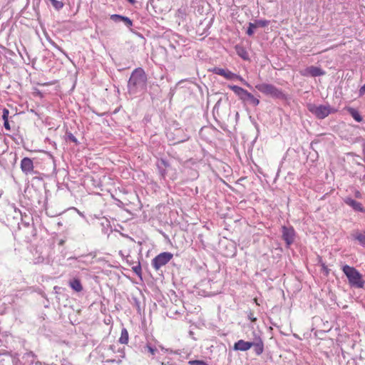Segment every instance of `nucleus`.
I'll return each instance as SVG.
<instances>
[{"mask_svg":"<svg viewBox=\"0 0 365 365\" xmlns=\"http://www.w3.org/2000/svg\"><path fill=\"white\" fill-rule=\"evenodd\" d=\"M147 76L142 68H137L132 72L128 82V92L130 95L144 93L147 88Z\"/></svg>","mask_w":365,"mask_h":365,"instance_id":"nucleus-1","label":"nucleus"},{"mask_svg":"<svg viewBox=\"0 0 365 365\" xmlns=\"http://www.w3.org/2000/svg\"><path fill=\"white\" fill-rule=\"evenodd\" d=\"M342 271L346 276L351 287L355 288L364 287L365 281L363 279L361 274L356 268L346 264L343 266Z\"/></svg>","mask_w":365,"mask_h":365,"instance_id":"nucleus-2","label":"nucleus"},{"mask_svg":"<svg viewBox=\"0 0 365 365\" xmlns=\"http://www.w3.org/2000/svg\"><path fill=\"white\" fill-rule=\"evenodd\" d=\"M228 88L237 95L240 100L244 103H248L254 106H257L259 103L258 98H255L251 93L247 90L235 85H229Z\"/></svg>","mask_w":365,"mask_h":365,"instance_id":"nucleus-3","label":"nucleus"},{"mask_svg":"<svg viewBox=\"0 0 365 365\" xmlns=\"http://www.w3.org/2000/svg\"><path fill=\"white\" fill-rule=\"evenodd\" d=\"M307 108L310 113H312L319 119H324L330 113L336 112V109L330 107L329 105L317 106L314 103H309L307 105Z\"/></svg>","mask_w":365,"mask_h":365,"instance_id":"nucleus-4","label":"nucleus"},{"mask_svg":"<svg viewBox=\"0 0 365 365\" xmlns=\"http://www.w3.org/2000/svg\"><path fill=\"white\" fill-rule=\"evenodd\" d=\"M256 89L259 92L267 96H270L272 98L284 99L285 98L284 93L281 89L269 83H258L255 86Z\"/></svg>","mask_w":365,"mask_h":365,"instance_id":"nucleus-5","label":"nucleus"},{"mask_svg":"<svg viewBox=\"0 0 365 365\" xmlns=\"http://www.w3.org/2000/svg\"><path fill=\"white\" fill-rule=\"evenodd\" d=\"M173 257V255L170 252H162L152 259L151 265L155 270H159L160 267L168 264Z\"/></svg>","mask_w":365,"mask_h":365,"instance_id":"nucleus-6","label":"nucleus"},{"mask_svg":"<svg viewBox=\"0 0 365 365\" xmlns=\"http://www.w3.org/2000/svg\"><path fill=\"white\" fill-rule=\"evenodd\" d=\"M282 237L284 240L287 247H289L294 241L295 231L292 226L282 227Z\"/></svg>","mask_w":365,"mask_h":365,"instance_id":"nucleus-7","label":"nucleus"},{"mask_svg":"<svg viewBox=\"0 0 365 365\" xmlns=\"http://www.w3.org/2000/svg\"><path fill=\"white\" fill-rule=\"evenodd\" d=\"M34 163L31 158L26 157L21 160V169L24 174H33L34 173Z\"/></svg>","mask_w":365,"mask_h":365,"instance_id":"nucleus-8","label":"nucleus"},{"mask_svg":"<svg viewBox=\"0 0 365 365\" xmlns=\"http://www.w3.org/2000/svg\"><path fill=\"white\" fill-rule=\"evenodd\" d=\"M110 19L115 23L122 21L124 24L130 29V31L133 32L131 27L133 26V21L127 17L120 14H112L110 16Z\"/></svg>","mask_w":365,"mask_h":365,"instance_id":"nucleus-9","label":"nucleus"},{"mask_svg":"<svg viewBox=\"0 0 365 365\" xmlns=\"http://www.w3.org/2000/svg\"><path fill=\"white\" fill-rule=\"evenodd\" d=\"M344 202L349 206H350L354 211L365 212V209L362 204L351 197H345Z\"/></svg>","mask_w":365,"mask_h":365,"instance_id":"nucleus-10","label":"nucleus"},{"mask_svg":"<svg viewBox=\"0 0 365 365\" xmlns=\"http://www.w3.org/2000/svg\"><path fill=\"white\" fill-rule=\"evenodd\" d=\"M212 72L215 74L223 76L227 80H235V73L228 69L215 67L212 69Z\"/></svg>","mask_w":365,"mask_h":365,"instance_id":"nucleus-11","label":"nucleus"},{"mask_svg":"<svg viewBox=\"0 0 365 365\" xmlns=\"http://www.w3.org/2000/svg\"><path fill=\"white\" fill-rule=\"evenodd\" d=\"M324 74H325V72L322 69H321L319 67L314 66L307 67L304 70V71L302 73L303 76L309 75L312 77L321 76H324Z\"/></svg>","mask_w":365,"mask_h":365,"instance_id":"nucleus-12","label":"nucleus"},{"mask_svg":"<svg viewBox=\"0 0 365 365\" xmlns=\"http://www.w3.org/2000/svg\"><path fill=\"white\" fill-rule=\"evenodd\" d=\"M251 348L253 347L255 354L259 356L264 351V343L260 337H256L253 341L251 342Z\"/></svg>","mask_w":365,"mask_h":365,"instance_id":"nucleus-13","label":"nucleus"},{"mask_svg":"<svg viewBox=\"0 0 365 365\" xmlns=\"http://www.w3.org/2000/svg\"><path fill=\"white\" fill-rule=\"evenodd\" d=\"M252 341H245L240 339L235 343L233 349L235 351H245L251 348Z\"/></svg>","mask_w":365,"mask_h":365,"instance_id":"nucleus-14","label":"nucleus"},{"mask_svg":"<svg viewBox=\"0 0 365 365\" xmlns=\"http://www.w3.org/2000/svg\"><path fill=\"white\" fill-rule=\"evenodd\" d=\"M345 109L356 122L360 123L363 120L362 116L356 108L352 107H346Z\"/></svg>","mask_w":365,"mask_h":365,"instance_id":"nucleus-15","label":"nucleus"},{"mask_svg":"<svg viewBox=\"0 0 365 365\" xmlns=\"http://www.w3.org/2000/svg\"><path fill=\"white\" fill-rule=\"evenodd\" d=\"M235 51L237 54L241 57L243 60H249V54L245 48L240 45H236Z\"/></svg>","mask_w":365,"mask_h":365,"instance_id":"nucleus-16","label":"nucleus"},{"mask_svg":"<svg viewBox=\"0 0 365 365\" xmlns=\"http://www.w3.org/2000/svg\"><path fill=\"white\" fill-rule=\"evenodd\" d=\"M70 287L76 292H80L83 290V286L79 279L75 278L69 282Z\"/></svg>","mask_w":365,"mask_h":365,"instance_id":"nucleus-17","label":"nucleus"},{"mask_svg":"<svg viewBox=\"0 0 365 365\" xmlns=\"http://www.w3.org/2000/svg\"><path fill=\"white\" fill-rule=\"evenodd\" d=\"M163 166L167 168L169 166V164L166 160L161 159L160 163L158 164V168L160 177L165 178L166 175V170L163 168Z\"/></svg>","mask_w":365,"mask_h":365,"instance_id":"nucleus-18","label":"nucleus"},{"mask_svg":"<svg viewBox=\"0 0 365 365\" xmlns=\"http://www.w3.org/2000/svg\"><path fill=\"white\" fill-rule=\"evenodd\" d=\"M352 235L355 240L359 241V242L361 245L365 247V232H356Z\"/></svg>","mask_w":365,"mask_h":365,"instance_id":"nucleus-19","label":"nucleus"},{"mask_svg":"<svg viewBox=\"0 0 365 365\" xmlns=\"http://www.w3.org/2000/svg\"><path fill=\"white\" fill-rule=\"evenodd\" d=\"M128 332L125 328L122 329L119 342L123 344H127L128 342Z\"/></svg>","mask_w":365,"mask_h":365,"instance_id":"nucleus-20","label":"nucleus"},{"mask_svg":"<svg viewBox=\"0 0 365 365\" xmlns=\"http://www.w3.org/2000/svg\"><path fill=\"white\" fill-rule=\"evenodd\" d=\"M47 2L50 1L52 6L56 9L60 10L63 7V3L58 0H46Z\"/></svg>","mask_w":365,"mask_h":365,"instance_id":"nucleus-21","label":"nucleus"},{"mask_svg":"<svg viewBox=\"0 0 365 365\" xmlns=\"http://www.w3.org/2000/svg\"><path fill=\"white\" fill-rule=\"evenodd\" d=\"M257 28V25L255 23H249V26L247 30V34L250 36H252L254 34V29Z\"/></svg>","mask_w":365,"mask_h":365,"instance_id":"nucleus-22","label":"nucleus"},{"mask_svg":"<svg viewBox=\"0 0 365 365\" xmlns=\"http://www.w3.org/2000/svg\"><path fill=\"white\" fill-rule=\"evenodd\" d=\"M269 21L267 20H257L255 21V24L257 25V27H265L269 24Z\"/></svg>","mask_w":365,"mask_h":365,"instance_id":"nucleus-23","label":"nucleus"},{"mask_svg":"<svg viewBox=\"0 0 365 365\" xmlns=\"http://www.w3.org/2000/svg\"><path fill=\"white\" fill-rule=\"evenodd\" d=\"M188 364L190 365H208V364L202 360H192Z\"/></svg>","mask_w":365,"mask_h":365,"instance_id":"nucleus-24","label":"nucleus"},{"mask_svg":"<svg viewBox=\"0 0 365 365\" xmlns=\"http://www.w3.org/2000/svg\"><path fill=\"white\" fill-rule=\"evenodd\" d=\"M235 79H237L238 81H240V82H242L245 86L249 87V88H251V86L249 83H247L242 76H240V75H237L235 73Z\"/></svg>","mask_w":365,"mask_h":365,"instance_id":"nucleus-25","label":"nucleus"},{"mask_svg":"<svg viewBox=\"0 0 365 365\" xmlns=\"http://www.w3.org/2000/svg\"><path fill=\"white\" fill-rule=\"evenodd\" d=\"M145 348L148 349V351L152 354L155 355V352L157 351V349L155 348L152 347L151 346L147 344Z\"/></svg>","mask_w":365,"mask_h":365,"instance_id":"nucleus-26","label":"nucleus"},{"mask_svg":"<svg viewBox=\"0 0 365 365\" xmlns=\"http://www.w3.org/2000/svg\"><path fill=\"white\" fill-rule=\"evenodd\" d=\"M68 139H69L71 141H72V142H73V143H78V140H77V138H76V137H75L72 133H68Z\"/></svg>","mask_w":365,"mask_h":365,"instance_id":"nucleus-27","label":"nucleus"},{"mask_svg":"<svg viewBox=\"0 0 365 365\" xmlns=\"http://www.w3.org/2000/svg\"><path fill=\"white\" fill-rule=\"evenodd\" d=\"M50 43H51V45L55 47L56 48H57L58 50H59L61 52H62L63 53H65V52L62 50V48L61 47H59L54 41H50Z\"/></svg>","mask_w":365,"mask_h":365,"instance_id":"nucleus-28","label":"nucleus"},{"mask_svg":"<svg viewBox=\"0 0 365 365\" xmlns=\"http://www.w3.org/2000/svg\"><path fill=\"white\" fill-rule=\"evenodd\" d=\"M9 113V112L6 108H4L3 110L2 118H3L4 120L6 119H8Z\"/></svg>","mask_w":365,"mask_h":365,"instance_id":"nucleus-29","label":"nucleus"},{"mask_svg":"<svg viewBox=\"0 0 365 365\" xmlns=\"http://www.w3.org/2000/svg\"><path fill=\"white\" fill-rule=\"evenodd\" d=\"M4 126L5 129H6L8 130H11L10 124L9 123L8 119L4 120Z\"/></svg>","mask_w":365,"mask_h":365,"instance_id":"nucleus-30","label":"nucleus"},{"mask_svg":"<svg viewBox=\"0 0 365 365\" xmlns=\"http://www.w3.org/2000/svg\"><path fill=\"white\" fill-rule=\"evenodd\" d=\"M365 93V84L363 85L359 89V96H361Z\"/></svg>","mask_w":365,"mask_h":365,"instance_id":"nucleus-31","label":"nucleus"},{"mask_svg":"<svg viewBox=\"0 0 365 365\" xmlns=\"http://www.w3.org/2000/svg\"><path fill=\"white\" fill-rule=\"evenodd\" d=\"M118 352L120 353V357L122 359H124L125 356V351H124V349H118Z\"/></svg>","mask_w":365,"mask_h":365,"instance_id":"nucleus-32","label":"nucleus"},{"mask_svg":"<svg viewBox=\"0 0 365 365\" xmlns=\"http://www.w3.org/2000/svg\"><path fill=\"white\" fill-rule=\"evenodd\" d=\"M141 268L140 266H138V267H133V270L134 272L136 273V274H139Z\"/></svg>","mask_w":365,"mask_h":365,"instance_id":"nucleus-33","label":"nucleus"},{"mask_svg":"<svg viewBox=\"0 0 365 365\" xmlns=\"http://www.w3.org/2000/svg\"><path fill=\"white\" fill-rule=\"evenodd\" d=\"M61 365H73L71 362L68 361L63 359L61 362Z\"/></svg>","mask_w":365,"mask_h":365,"instance_id":"nucleus-34","label":"nucleus"},{"mask_svg":"<svg viewBox=\"0 0 365 365\" xmlns=\"http://www.w3.org/2000/svg\"><path fill=\"white\" fill-rule=\"evenodd\" d=\"M355 197H357V198H360L361 197V194L359 191H356L355 192Z\"/></svg>","mask_w":365,"mask_h":365,"instance_id":"nucleus-35","label":"nucleus"},{"mask_svg":"<svg viewBox=\"0 0 365 365\" xmlns=\"http://www.w3.org/2000/svg\"><path fill=\"white\" fill-rule=\"evenodd\" d=\"M362 150H363V154L365 155V140H364L363 143H362Z\"/></svg>","mask_w":365,"mask_h":365,"instance_id":"nucleus-36","label":"nucleus"},{"mask_svg":"<svg viewBox=\"0 0 365 365\" xmlns=\"http://www.w3.org/2000/svg\"><path fill=\"white\" fill-rule=\"evenodd\" d=\"M322 267H323L324 271L326 272V273L327 274L329 272L327 267L324 264L322 265Z\"/></svg>","mask_w":365,"mask_h":365,"instance_id":"nucleus-37","label":"nucleus"},{"mask_svg":"<svg viewBox=\"0 0 365 365\" xmlns=\"http://www.w3.org/2000/svg\"><path fill=\"white\" fill-rule=\"evenodd\" d=\"M249 318L251 319L252 322H255L257 320L256 318L252 317V316H250Z\"/></svg>","mask_w":365,"mask_h":365,"instance_id":"nucleus-38","label":"nucleus"},{"mask_svg":"<svg viewBox=\"0 0 365 365\" xmlns=\"http://www.w3.org/2000/svg\"><path fill=\"white\" fill-rule=\"evenodd\" d=\"M107 361H108V362H114V361H115V359L108 360Z\"/></svg>","mask_w":365,"mask_h":365,"instance_id":"nucleus-39","label":"nucleus"},{"mask_svg":"<svg viewBox=\"0 0 365 365\" xmlns=\"http://www.w3.org/2000/svg\"><path fill=\"white\" fill-rule=\"evenodd\" d=\"M160 349H161L162 350H164V349H164V347H163L162 346H160Z\"/></svg>","mask_w":365,"mask_h":365,"instance_id":"nucleus-40","label":"nucleus"},{"mask_svg":"<svg viewBox=\"0 0 365 365\" xmlns=\"http://www.w3.org/2000/svg\"><path fill=\"white\" fill-rule=\"evenodd\" d=\"M118 364L121 363V360H120H120H118Z\"/></svg>","mask_w":365,"mask_h":365,"instance_id":"nucleus-41","label":"nucleus"}]
</instances>
